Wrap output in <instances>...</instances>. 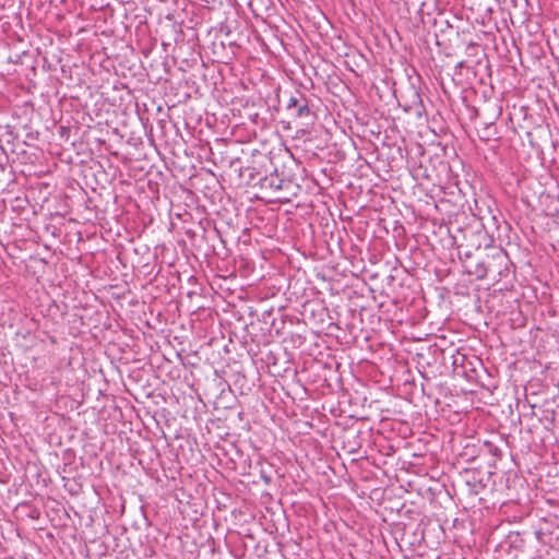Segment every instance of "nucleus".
<instances>
[{
    "label": "nucleus",
    "mask_w": 559,
    "mask_h": 559,
    "mask_svg": "<svg viewBox=\"0 0 559 559\" xmlns=\"http://www.w3.org/2000/svg\"><path fill=\"white\" fill-rule=\"evenodd\" d=\"M285 108L294 118L305 119L312 116L311 109L309 107V100L302 93L298 91L289 96Z\"/></svg>",
    "instance_id": "f257e3e1"
},
{
    "label": "nucleus",
    "mask_w": 559,
    "mask_h": 559,
    "mask_svg": "<svg viewBox=\"0 0 559 559\" xmlns=\"http://www.w3.org/2000/svg\"><path fill=\"white\" fill-rule=\"evenodd\" d=\"M469 273L475 274L478 280H484L489 273L488 269L486 267V260L476 263L475 270L469 271Z\"/></svg>",
    "instance_id": "7ed1b4c3"
},
{
    "label": "nucleus",
    "mask_w": 559,
    "mask_h": 559,
    "mask_svg": "<svg viewBox=\"0 0 559 559\" xmlns=\"http://www.w3.org/2000/svg\"><path fill=\"white\" fill-rule=\"evenodd\" d=\"M509 262L508 253L501 249H495L491 254H488L486 258V267L489 272H496L499 275H502L503 269L507 270V265Z\"/></svg>",
    "instance_id": "f03ea898"
}]
</instances>
